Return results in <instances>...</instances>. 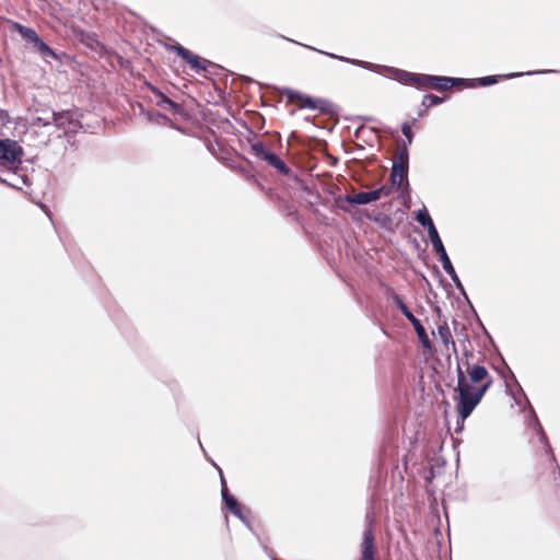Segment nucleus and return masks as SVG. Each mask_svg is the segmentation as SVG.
Listing matches in <instances>:
<instances>
[{"label":"nucleus","instance_id":"393cba45","mask_svg":"<svg viewBox=\"0 0 560 560\" xmlns=\"http://www.w3.org/2000/svg\"><path fill=\"white\" fill-rule=\"evenodd\" d=\"M401 132H402V135L407 139V142H408L407 144H411L412 143V139H413V133H412V130H411V125L409 122H404L402 124Z\"/></svg>","mask_w":560,"mask_h":560},{"label":"nucleus","instance_id":"9b49d317","mask_svg":"<svg viewBox=\"0 0 560 560\" xmlns=\"http://www.w3.org/2000/svg\"><path fill=\"white\" fill-rule=\"evenodd\" d=\"M406 318L412 324V326L416 330V334L418 336V339L421 342L422 347L427 350H431V348H432L431 341H430L427 330L423 327V325L421 324V322L413 314L409 315Z\"/></svg>","mask_w":560,"mask_h":560},{"label":"nucleus","instance_id":"4be33fe9","mask_svg":"<svg viewBox=\"0 0 560 560\" xmlns=\"http://www.w3.org/2000/svg\"><path fill=\"white\" fill-rule=\"evenodd\" d=\"M250 149H252L253 153L255 154V156H257L258 159L264 160V161L267 160V155L270 153L269 149L261 141L253 143L250 145Z\"/></svg>","mask_w":560,"mask_h":560},{"label":"nucleus","instance_id":"5701e85b","mask_svg":"<svg viewBox=\"0 0 560 560\" xmlns=\"http://www.w3.org/2000/svg\"><path fill=\"white\" fill-rule=\"evenodd\" d=\"M34 46L37 48V50L40 52L44 57H51L54 59H57L56 52L39 38V42L35 43Z\"/></svg>","mask_w":560,"mask_h":560},{"label":"nucleus","instance_id":"b1692460","mask_svg":"<svg viewBox=\"0 0 560 560\" xmlns=\"http://www.w3.org/2000/svg\"><path fill=\"white\" fill-rule=\"evenodd\" d=\"M443 102L442 97L434 94H427L422 98V105L427 108L439 105Z\"/></svg>","mask_w":560,"mask_h":560},{"label":"nucleus","instance_id":"9d476101","mask_svg":"<svg viewBox=\"0 0 560 560\" xmlns=\"http://www.w3.org/2000/svg\"><path fill=\"white\" fill-rule=\"evenodd\" d=\"M173 51H175L180 58H183L192 70L199 72L200 70H205L206 68L200 63V59L198 56L194 55L191 51L186 49L185 47L176 44L171 47Z\"/></svg>","mask_w":560,"mask_h":560},{"label":"nucleus","instance_id":"20e7f679","mask_svg":"<svg viewBox=\"0 0 560 560\" xmlns=\"http://www.w3.org/2000/svg\"><path fill=\"white\" fill-rule=\"evenodd\" d=\"M23 154V149L16 141L0 139V161L2 165L20 164Z\"/></svg>","mask_w":560,"mask_h":560},{"label":"nucleus","instance_id":"39448f33","mask_svg":"<svg viewBox=\"0 0 560 560\" xmlns=\"http://www.w3.org/2000/svg\"><path fill=\"white\" fill-rule=\"evenodd\" d=\"M287 104H295L298 108L319 109L324 112L326 108V102L318 98H313L308 95L302 94L293 90H285L283 92Z\"/></svg>","mask_w":560,"mask_h":560},{"label":"nucleus","instance_id":"f03ea898","mask_svg":"<svg viewBox=\"0 0 560 560\" xmlns=\"http://www.w3.org/2000/svg\"><path fill=\"white\" fill-rule=\"evenodd\" d=\"M455 86L475 88L476 85L474 83L468 82V80L466 79L424 74V80L422 81L421 89L448 91Z\"/></svg>","mask_w":560,"mask_h":560},{"label":"nucleus","instance_id":"aec40b11","mask_svg":"<svg viewBox=\"0 0 560 560\" xmlns=\"http://www.w3.org/2000/svg\"><path fill=\"white\" fill-rule=\"evenodd\" d=\"M417 221L424 228L428 229L429 236L432 235V233L438 232L430 214L427 211H420L417 214Z\"/></svg>","mask_w":560,"mask_h":560},{"label":"nucleus","instance_id":"4468645a","mask_svg":"<svg viewBox=\"0 0 560 560\" xmlns=\"http://www.w3.org/2000/svg\"><path fill=\"white\" fill-rule=\"evenodd\" d=\"M13 28L19 32V34L27 42H31L33 44L39 42V36L37 35V33L31 28V27H27V26H24L22 24H19V23H14L13 24Z\"/></svg>","mask_w":560,"mask_h":560},{"label":"nucleus","instance_id":"f8f14e48","mask_svg":"<svg viewBox=\"0 0 560 560\" xmlns=\"http://www.w3.org/2000/svg\"><path fill=\"white\" fill-rule=\"evenodd\" d=\"M222 499L225 503L226 508L231 513H233L237 517H242V510L241 505L237 502V500L229 492V489L226 487V483L224 480H222Z\"/></svg>","mask_w":560,"mask_h":560},{"label":"nucleus","instance_id":"ddd939ff","mask_svg":"<svg viewBox=\"0 0 560 560\" xmlns=\"http://www.w3.org/2000/svg\"><path fill=\"white\" fill-rule=\"evenodd\" d=\"M409 164V152L405 142H398L396 152L393 159V166H400L408 168Z\"/></svg>","mask_w":560,"mask_h":560},{"label":"nucleus","instance_id":"f257e3e1","mask_svg":"<svg viewBox=\"0 0 560 560\" xmlns=\"http://www.w3.org/2000/svg\"><path fill=\"white\" fill-rule=\"evenodd\" d=\"M475 359V353L468 349L464 350L463 357L456 355L457 385L454 390L458 394L456 410L463 420L471 415L493 384L488 369Z\"/></svg>","mask_w":560,"mask_h":560},{"label":"nucleus","instance_id":"6ab92c4d","mask_svg":"<svg viewBox=\"0 0 560 560\" xmlns=\"http://www.w3.org/2000/svg\"><path fill=\"white\" fill-rule=\"evenodd\" d=\"M386 295L394 301V303L406 317L412 314L408 306L405 304L404 300L395 292L394 289L386 288Z\"/></svg>","mask_w":560,"mask_h":560},{"label":"nucleus","instance_id":"7ed1b4c3","mask_svg":"<svg viewBox=\"0 0 560 560\" xmlns=\"http://www.w3.org/2000/svg\"><path fill=\"white\" fill-rule=\"evenodd\" d=\"M537 463V470L541 469L539 476L546 477L547 480L550 479L551 486L560 490V471L556 470L552 454L544 448L538 456Z\"/></svg>","mask_w":560,"mask_h":560},{"label":"nucleus","instance_id":"6e6552de","mask_svg":"<svg viewBox=\"0 0 560 560\" xmlns=\"http://www.w3.org/2000/svg\"><path fill=\"white\" fill-rule=\"evenodd\" d=\"M430 237V241L432 243V246L435 250V253L440 256V260L442 262V267L445 270V272L451 276L454 280L457 279L456 271L448 258V255L444 248V245L441 241V237L438 232L432 233Z\"/></svg>","mask_w":560,"mask_h":560},{"label":"nucleus","instance_id":"1a4fd4ad","mask_svg":"<svg viewBox=\"0 0 560 560\" xmlns=\"http://www.w3.org/2000/svg\"><path fill=\"white\" fill-rule=\"evenodd\" d=\"M393 78L405 85H411L417 89H421L422 81L424 80V74L412 73L406 70L394 69Z\"/></svg>","mask_w":560,"mask_h":560},{"label":"nucleus","instance_id":"bb28decb","mask_svg":"<svg viewBox=\"0 0 560 560\" xmlns=\"http://www.w3.org/2000/svg\"><path fill=\"white\" fill-rule=\"evenodd\" d=\"M149 90L159 98L162 100L163 96H166L164 93H162L158 88H155L152 84H148Z\"/></svg>","mask_w":560,"mask_h":560},{"label":"nucleus","instance_id":"a878e982","mask_svg":"<svg viewBox=\"0 0 560 560\" xmlns=\"http://www.w3.org/2000/svg\"><path fill=\"white\" fill-rule=\"evenodd\" d=\"M497 82H498V77L497 75H488V77L480 78L478 80V83L481 86L491 85V84H494Z\"/></svg>","mask_w":560,"mask_h":560},{"label":"nucleus","instance_id":"412c9836","mask_svg":"<svg viewBox=\"0 0 560 560\" xmlns=\"http://www.w3.org/2000/svg\"><path fill=\"white\" fill-rule=\"evenodd\" d=\"M156 106H159L163 109L170 110L173 114H178L182 112V106L179 104L175 103L174 101H172L167 96H163L162 100H158Z\"/></svg>","mask_w":560,"mask_h":560},{"label":"nucleus","instance_id":"dca6fc26","mask_svg":"<svg viewBox=\"0 0 560 560\" xmlns=\"http://www.w3.org/2000/svg\"><path fill=\"white\" fill-rule=\"evenodd\" d=\"M408 168L400 166H393L390 174V183L399 189L402 185L404 179L407 178Z\"/></svg>","mask_w":560,"mask_h":560},{"label":"nucleus","instance_id":"a211bd4d","mask_svg":"<svg viewBox=\"0 0 560 560\" xmlns=\"http://www.w3.org/2000/svg\"><path fill=\"white\" fill-rule=\"evenodd\" d=\"M438 334L446 348H448L451 345L453 350L456 351L455 341L453 340V336L447 324L440 325L438 328Z\"/></svg>","mask_w":560,"mask_h":560},{"label":"nucleus","instance_id":"2eb2a0df","mask_svg":"<svg viewBox=\"0 0 560 560\" xmlns=\"http://www.w3.org/2000/svg\"><path fill=\"white\" fill-rule=\"evenodd\" d=\"M266 162L283 175L290 173L289 166L276 153L270 152L267 155Z\"/></svg>","mask_w":560,"mask_h":560},{"label":"nucleus","instance_id":"f3484780","mask_svg":"<svg viewBox=\"0 0 560 560\" xmlns=\"http://www.w3.org/2000/svg\"><path fill=\"white\" fill-rule=\"evenodd\" d=\"M52 120L58 128H63L67 122L73 121V113L71 110L54 112Z\"/></svg>","mask_w":560,"mask_h":560},{"label":"nucleus","instance_id":"423d86ee","mask_svg":"<svg viewBox=\"0 0 560 560\" xmlns=\"http://www.w3.org/2000/svg\"><path fill=\"white\" fill-rule=\"evenodd\" d=\"M359 560H378L377 547L375 544V534L372 526H369L363 532V538L360 545Z\"/></svg>","mask_w":560,"mask_h":560},{"label":"nucleus","instance_id":"0eeeda50","mask_svg":"<svg viewBox=\"0 0 560 560\" xmlns=\"http://www.w3.org/2000/svg\"><path fill=\"white\" fill-rule=\"evenodd\" d=\"M390 190L385 186L371 191H361L354 195H347L346 201L350 205H366L372 201L378 200L382 195L388 196Z\"/></svg>","mask_w":560,"mask_h":560}]
</instances>
